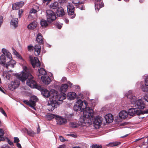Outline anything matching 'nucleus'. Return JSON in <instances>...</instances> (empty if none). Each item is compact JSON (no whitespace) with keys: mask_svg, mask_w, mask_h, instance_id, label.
<instances>
[{"mask_svg":"<svg viewBox=\"0 0 148 148\" xmlns=\"http://www.w3.org/2000/svg\"><path fill=\"white\" fill-rule=\"evenodd\" d=\"M16 56L19 59H20L21 60H23V59L21 56V55L18 53L17 55Z\"/></svg>","mask_w":148,"mask_h":148,"instance_id":"51","label":"nucleus"},{"mask_svg":"<svg viewBox=\"0 0 148 148\" xmlns=\"http://www.w3.org/2000/svg\"><path fill=\"white\" fill-rule=\"evenodd\" d=\"M99 5V6H100V7L101 8H102V7H103L104 5L103 3V2H102Z\"/></svg>","mask_w":148,"mask_h":148,"instance_id":"64","label":"nucleus"},{"mask_svg":"<svg viewBox=\"0 0 148 148\" xmlns=\"http://www.w3.org/2000/svg\"><path fill=\"white\" fill-rule=\"evenodd\" d=\"M80 9L81 10H85V8L84 5H83L81 7H80Z\"/></svg>","mask_w":148,"mask_h":148,"instance_id":"63","label":"nucleus"},{"mask_svg":"<svg viewBox=\"0 0 148 148\" xmlns=\"http://www.w3.org/2000/svg\"><path fill=\"white\" fill-rule=\"evenodd\" d=\"M41 46L39 45H36L34 46L35 54L36 56H39L41 51Z\"/></svg>","mask_w":148,"mask_h":148,"instance_id":"18","label":"nucleus"},{"mask_svg":"<svg viewBox=\"0 0 148 148\" xmlns=\"http://www.w3.org/2000/svg\"><path fill=\"white\" fill-rule=\"evenodd\" d=\"M38 99L36 96H32L30 99L29 102L30 103V106L33 107L34 106L36 105V103Z\"/></svg>","mask_w":148,"mask_h":148,"instance_id":"14","label":"nucleus"},{"mask_svg":"<svg viewBox=\"0 0 148 148\" xmlns=\"http://www.w3.org/2000/svg\"><path fill=\"white\" fill-rule=\"evenodd\" d=\"M34 49V47L32 45H29L27 47V49L28 51H31V50H32Z\"/></svg>","mask_w":148,"mask_h":148,"instance_id":"41","label":"nucleus"},{"mask_svg":"<svg viewBox=\"0 0 148 148\" xmlns=\"http://www.w3.org/2000/svg\"><path fill=\"white\" fill-rule=\"evenodd\" d=\"M56 25L58 27V28L59 29H60L62 27V25L61 24H59V23H56Z\"/></svg>","mask_w":148,"mask_h":148,"instance_id":"46","label":"nucleus"},{"mask_svg":"<svg viewBox=\"0 0 148 148\" xmlns=\"http://www.w3.org/2000/svg\"><path fill=\"white\" fill-rule=\"evenodd\" d=\"M59 2L60 3H66V0H58Z\"/></svg>","mask_w":148,"mask_h":148,"instance_id":"49","label":"nucleus"},{"mask_svg":"<svg viewBox=\"0 0 148 148\" xmlns=\"http://www.w3.org/2000/svg\"><path fill=\"white\" fill-rule=\"evenodd\" d=\"M148 114V109L145 111H142V113H141L140 114Z\"/></svg>","mask_w":148,"mask_h":148,"instance_id":"53","label":"nucleus"},{"mask_svg":"<svg viewBox=\"0 0 148 148\" xmlns=\"http://www.w3.org/2000/svg\"><path fill=\"white\" fill-rule=\"evenodd\" d=\"M20 84V82L18 80H15L14 81L11 82L10 84L8 86V88L10 90H13L14 89L17 88Z\"/></svg>","mask_w":148,"mask_h":148,"instance_id":"10","label":"nucleus"},{"mask_svg":"<svg viewBox=\"0 0 148 148\" xmlns=\"http://www.w3.org/2000/svg\"><path fill=\"white\" fill-rule=\"evenodd\" d=\"M56 90L54 89H51L50 91L46 89H42L41 91V94L45 97L49 98L55 94Z\"/></svg>","mask_w":148,"mask_h":148,"instance_id":"6","label":"nucleus"},{"mask_svg":"<svg viewBox=\"0 0 148 148\" xmlns=\"http://www.w3.org/2000/svg\"><path fill=\"white\" fill-rule=\"evenodd\" d=\"M23 102L25 104L29 105L30 106V103L29 102V101H28L27 100H24L23 101Z\"/></svg>","mask_w":148,"mask_h":148,"instance_id":"52","label":"nucleus"},{"mask_svg":"<svg viewBox=\"0 0 148 148\" xmlns=\"http://www.w3.org/2000/svg\"><path fill=\"white\" fill-rule=\"evenodd\" d=\"M6 58L4 54L2 55L0 57V60L1 61V62L0 63V64L3 65V66H4L6 64L5 63L6 62Z\"/></svg>","mask_w":148,"mask_h":148,"instance_id":"25","label":"nucleus"},{"mask_svg":"<svg viewBox=\"0 0 148 148\" xmlns=\"http://www.w3.org/2000/svg\"><path fill=\"white\" fill-rule=\"evenodd\" d=\"M142 90L145 92H148V86L145 85H143L141 87Z\"/></svg>","mask_w":148,"mask_h":148,"instance_id":"35","label":"nucleus"},{"mask_svg":"<svg viewBox=\"0 0 148 148\" xmlns=\"http://www.w3.org/2000/svg\"><path fill=\"white\" fill-rule=\"evenodd\" d=\"M66 77H64L62 78L61 80L62 82H64L66 80Z\"/></svg>","mask_w":148,"mask_h":148,"instance_id":"60","label":"nucleus"},{"mask_svg":"<svg viewBox=\"0 0 148 148\" xmlns=\"http://www.w3.org/2000/svg\"><path fill=\"white\" fill-rule=\"evenodd\" d=\"M42 38V36L41 34L40 33H39L37 36L36 41L40 44H42L43 43Z\"/></svg>","mask_w":148,"mask_h":148,"instance_id":"24","label":"nucleus"},{"mask_svg":"<svg viewBox=\"0 0 148 148\" xmlns=\"http://www.w3.org/2000/svg\"><path fill=\"white\" fill-rule=\"evenodd\" d=\"M68 88V86L66 84H62L60 88L61 91L62 92L66 91L67 90Z\"/></svg>","mask_w":148,"mask_h":148,"instance_id":"28","label":"nucleus"},{"mask_svg":"<svg viewBox=\"0 0 148 148\" xmlns=\"http://www.w3.org/2000/svg\"><path fill=\"white\" fill-rule=\"evenodd\" d=\"M1 51L4 55H5L8 58L10 59L12 58L11 54L5 48H3L2 49Z\"/></svg>","mask_w":148,"mask_h":148,"instance_id":"23","label":"nucleus"},{"mask_svg":"<svg viewBox=\"0 0 148 148\" xmlns=\"http://www.w3.org/2000/svg\"><path fill=\"white\" fill-rule=\"evenodd\" d=\"M145 85L148 86V75L146 77L145 80Z\"/></svg>","mask_w":148,"mask_h":148,"instance_id":"43","label":"nucleus"},{"mask_svg":"<svg viewBox=\"0 0 148 148\" xmlns=\"http://www.w3.org/2000/svg\"><path fill=\"white\" fill-rule=\"evenodd\" d=\"M67 83L68 84V86L70 87H71V86L72 85V84L71 83V82L69 81Z\"/></svg>","mask_w":148,"mask_h":148,"instance_id":"62","label":"nucleus"},{"mask_svg":"<svg viewBox=\"0 0 148 148\" xmlns=\"http://www.w3.org/2000/svg\"><path fill=\"white\" fill-rule=\"evenodd\" d=\"M57 116V115L56 114H50L46 115V116L48 120H51L53 118H55L56 119Z\"/></svg>","mask_w":148,"mask_h":148,"instance_id":"27","label":"nucleus"},{"mask_svg":"<svg viewBox=\"0 0 148 148\" xmlns=\"http://www.w3.org/2000/svg\"><path fill=\"white\" fill-rule=\"evenodd\" d=\"M18 20L17 18H12L10 22L11 27L14 29H15L18 25Z\"/></svg>","mask_w":148,"mask_h":148,"instance_id":"13","label":"nucleus"},{"mask_svg":"<svg viewBox=\"0 0 148 148\" xmlns=\"http://www.w3.org/2000/svg\"><path fill=\"white\" fill-rule=\"evenodd\" d=\"M105 118L107 123H111L112 122L113 120V117L111 114H108L105 116Z\"/></svg>","mask_w":148,"mask_h":148,"instance_id":"16","label":"nucleus"},{"mask_svg":"<svg viewBox=\"0 0 148 148\" xmlns=\"http://www.w3.org/2000/svg\"><path fill=\"white\" fill-rule=\"evenodd\" d=\"M66 145L65 144H63L61 145H60V146L58 148H64L66 147Z\"/></svg>","mask_w":148,"mask_h":148,"instance_id":"55","label":"nucleus"},{"mask_svg":"<svg viewBox=\"0 0 148 148\" xmlns=\"http://www.w3.org/2000/svg\"><path fill=\"white\" fill-rule=\"evenodd\" d=\"M72 1V3L75 4H76V5H75V6H77V5H79L80 4V0H71Z\"/></svg>","mask_w":148,"mask_h":148,"instance_id":"36","label":"nucleus"},{"mask_svg":"<svg viewBox=\"0 0 148 148\" xmlns=\"http://www.w3.org/2000/svg\"><path fill=\"white\" fill-rule=\"evenodd\" d=\"M142 111L140 110H138L136 108L134 107L128 109V114L130 116H133L136 115H140Z\"/></svg>","mask_w":148,"mask_h":148,"instance_id":"8","label":"nucleus"},{"mask_svg":"<svg viewBox=\"0 0 148 148\" xmlns=\"http://www.w3.org/2000/svg\"><path fill=\"white\" fill-rule=\"evenodd\" d=\"M67 12L68 14L70 16H71V18H74L75 15L74 12V9L73 5L71 3H69V4L67 5Z\"/></svg>","mask_w":148,"mask_h":148,"instance_id":"9","label":"nucleus"},{"mask_svg":"<svg viewBox=\"0 0 148 148\" xmlns=\"http://www.w3.org/2000/svg\"><path fill=\"white\" fill-rule=\"evenodd\" d=\"M46 12L47 19L48 22L51 23L56 19V15L53 11L48 10L46 11Z\"/></svg>","mask_w":148,"mask_h":148,"instance_id":"5","label":"nucleus"},{"mask_svg":"<svg viewBox=\"0 0 148 148\" xmlns=\"http://www.w3.org/2000/svg\"><path fill=\"white\" fill-rule=\"evenodd\" d=\"M24 5V2L20 1L13 4L12 8L13 10H17L21 8Z\"/></svg>","mask_w":148,"mask_h":148,"instance_id":"15","label":"nucleus"},{"mask_svg":"<svg viewBox=\"0 0 148 148\" xmlns=\"http://www.w3.org/2000/svg\"><path fill=\"white\" fill-rule=\"evenodd\" d=\"M29 58L31 63L34 68H35L36 66L37 67H39L40 66V62L38 58L36 57L33 58L32 56H29Z\"/></svg>","mask_w":148,"mask_h":148,"instance_id":"7","label":"nucleus"},{"mask_svg":"<svg viewBox=\"0 0 148 148\" xmlns=\"http://www.w3.org/2000/svg\"><path fill=\"white\" fill-rule=\"evenodd\" d=\"M55 93L50 98V103H48V110H53L58 105V101H62L66 98V95L64 93L62 92L58 94L56 90Z\"/></svg>","mask_w":148,"mask_h":148,"instance_id":"3","label":"nucleus"},{"mask_svg":"<svg viewBox=\"0 0 148 148\" xmlns=\"http://www.w3.org/2000/svg\"><path fill=\"white\" fill-rule=\"evenodd\" d=\"M39 78H41L43 83L46 85H48L51 82V80L48 76H41L38 75Z\"/></svg>","mask_w":148,"mask_h":148,"instance_id":"12","label":"nucleus"},{"mask_svg":"<svg viewBox=\"0 0 148 148\" xmlns=\"http://www.w3.org/2000/svg\"><path fill=\"white\" fill-rule=\"evenodd\" d=\"M40 131V127H38V128L37 131V134L39 133Z\"/></svg>","mask_w":148,"mask_h":148,"instance_id":"61","label":"nucleus"},{"mask_svg":"<svg viewBox=\"0 0 148 148\" xmlns=\"http://www.w3.org/2000/svg\"><path fill=\"white\" fill-rule=\"evenodd\" d=\"M125 95L130 99L131 103L130 104L131 107H135L140 109H143L145 108V105L143 99L142 98L137 100L136 97L133 95L131 90H129Z\"/></svg>","mask_w":148,"mask_h":148,"instance_id":"4","label":"nucleus"},{"mask_svg":"<svg viewBox=\"0 0 148 148\" xmlns=\"http://www.w3.org/2000/svg\"><path fill=\"white\" fill-rule=\"evenodd\" d=\"M16 146L18 148H22L21 144L19 143H16Z\"/></svg>","mask_w":148,"mask_h":148,"instance_id":"59","label":"nucleus"},{"mask_svg":"<svg viewBox=\"0 0 148 148\" xmlns=\"http://www.w3.org/2000/svg\"><path fill=\"white\" fill-rule=\"evenodd\" d=\"M0 112L2 113L6 117L7 116L6 113H5L4 110L2 108H0Z\"/></svg>","mask_w":148,"mask_h":148,"instance_id":"40","label":"nucleus"},{"mask_svg":"<svg viewBox=\"0 0 148 148\" xmlns=\"http://www.w3.org/2000/svg\"><path fill=\"white\" fill-rule=\"evenodd\" d=\"M87 105L88 103L86 101L84 100L83 101L81 99H79L75 102L73 106L75 111H83V115L79 119L80 122L83 125H84V124L86 123L90 124L91 119L93 116V110L91 108L87 107Z\"/></svg>","mask_w":148,"mask_h":148,"instance_id":"1","label":"nucleus"},{"mask_svg":"<svg viewBox=\"0 0 148 148\" xmlns=\"http://www.w3.org/2000/svg\"><path fill=\"white\" fill-rule=\"evenodd\" d=\"M128 115V113L125 111L123 110L119 113V116L121 119H124L126 118Z\"/></svg>","mask_w":148,"mask_h":148,"instance_id":"20","label":"nucleus"},{"mask_svg":"<svg viewBox=\"0 0 148 148\" xmlns=\"http://www.w3.org/2000/svg\"><path fill=\"white\" fill-rule=\"evenodd\" d=\"M15 75L21 81L25 82L27 79V84L32 88H36L37 86L36 83L34 80L33 76L30 73V71L28 68L26 66L23 67V69L20 74L16 73Z\"/></svg>","mask_w":148,"mask_h":148,"instance_id":"2","label":"nucleus"},{"mask_svg":"<svg viewBox=\"0 0 148 148\" xmlns=\"http://www.w3.org/2000/svg\"><path fill=\"white\" fill-rule=\"evenodd\" d=\"M40 25L42 27L45 28L47 26L48 24L46 20L42 19L41 20Z\"/></svg>","mask_w":148,"mask_h":148,"instance_id":"29","label":"nucleus"},{"mask_svg":"<svg viewBox=\"0 0 148 148\" xmlns=\"http://www.w3.org/2000/svg\"><path fill=\"white\" fill-rule=\"evenodd\" d=\"M13 51L14 55L16 56L18 54V53L14 49H13Z\"/></svg>","mask_w":148,"mask_h":148,"instance_id":"58","label":"nucleus"},{"mask_svg":"<svg viewBox=\"0 0 148 148\" xmlns=\"http://www.w3.org/2000/svg\"><path fill=\"white\" fill-rule=\"evenodd\" d=\"M37 12V11L36 10L33 8L30 10V13L35 14Z\"/></svg>","mask_w":148,"mask_h":148,"instance_id":"47","label":"nucleus"},{"mask_svg":"<svg viewBox=\"0 0 148 148\" xmlns=\"http://www.w3.org/2000/svg\"><path fill=\"white\" fill-rule=\"evenodd\" d=\"M56 119L57 124L60 125L64 124L67 122L66 119L57 115L56 117Z\"/></svg>","mask_w":148,"mask_h":148,"instance_id":"11","label":"nucleus"},{"mask_svg":"<svg viewBox=\"0 0 148 148\" xmlns=\"http://www.w3.org/2000/svg\"><path fill=\"white\" fill-rule=\"evenodd\" d=\"M20 140L19 138L17 137H15L14 138V143H18V142H19Z\"/></svg>","mask_w":148,"mask_h":148,"instance_id":"42","label":"nucleus"},{"mask_svg":"<svg viewBox=\"0 0 148 148\" xmlns=\"http://www.w3.org/2000/svg\"><path fill=\"white\" fill-rule=\"evenodd\" d=\"M4 134V132L3 130L0 129V136H2Z\"/></svg>","mask_w":148,"mask_h":148,"instance_id":"45","label":"nucleus"},{"mask_svg":"<svg viewBox=\"0 0 148 148\" xmlns=\"http://www.w3.org/2000/svg\"><path fill=\"white\" fill-rule=\"evenodd\" d=\"M59 139L62 142H64L65 141H67L68 140L65 139H64L62 136H59Z\"/></svg>","mask_w":148,"mask_h":148,"instance_id":"38","label":"nucleus"},{"mask_svg":"<svg viewBox=\"0 0 148 148\" xmlns=\"http://www.w3.org/2000/svg\"><path fill=\"white\" fill-rule=\"evenodd\" d=\"M56 13L58 16H62L65 14L64 9L61 7H59L57 9Z\"/></svg>","mask_w":148,"mask_h":148,"instance_id":"17","label":"nucleus"},{"mask_svg":"<svg viewBox=\"0 0 148 148\" xmlns=\"http://www.w3.org/2000/svg\"><path fill=\"white\" fill-rule=\"evenodd\" d=\"M5 140V138L4 137L0 136V142L4 141Z\"/></svg>","mask_w":148,"mask_h":148,"instance_id":"56","label":"nucleus"},{"mask_svg":"<svg viewBox=\"0 0 148 148\" xmlns=\"http://www.w3.org/2000/svg\"><path fill=\"white\" fill-rule=\"evenodd\" d=\"M15 64V61L14 60H11L9 62H8L7 63L5 64V66L8 69L9 67H10L12 68H14V65Z\"/></svg>","mask_w":148,"mask_h":148,"instance_id":"19","label":"nucleus"},{"mask_svg":"<svg viewBox=\"0 0 148 148\" xmlns=\"http://www.w3.org/2000/svg\"><path fill=\"white\" fill-rule=\"evenodd\" d=\"M101 8L99 5H95V10L97 11H97H99L100 8Z\"/></svg>","mask_w":148,"mask_h":148,"instance_id":"44","label":"nucleus"},{"mask_svg":"<svg viewBox=\"0 0 148 148\" xmlns=\"http://www.w3.org/2000/svg\"><path fill=\"white\" fill-rule=\"evenodd\" d=\"M3 21V17L2 16H0V27Z\"/></svg>","mask_w":148,"mask_h":148,"instance_id":"50","label":"nucleus"},{"mask_svg":"<svg viewBox=\"0 0 148 148\" xmlns=\"http://www.w3.org/2000/svg\"><path fill=\"white\" fill-rule=\"evenodd\" d=\"M143 100L146 101L148 102V94L144 98H143Z\"/></svg>","mask_w":148,"mask_h":148,"instance_id":"57","label":"nucleus"},{"mask_svg":"<svg viewBox=\"0 0 148 148\" xmlns=\"http://www.w3.org/2000/svg\"><path fill=\"white\" fill-rule=\"evenodd\" d=\"M1 148H10V147L7 145H4L1 147Z\"/></svg>","mask_w":148,"mask_h":148,"instance_id":"54","label":"nucleus"},{"mask_svg":"<svg viewBox=\"0 0 148 148\" xmlns=\"http://www.w3.org/2000/svg\"><path fill=\"white\" fill-rule=\"evenodd\" d=\"M23 12V10L22 9L19 10L18 15L19 18H20L21 17L22 13Z\"/></svg>","mask_w":148,"mask_h":148,"instance_id":"39","label":"nucleus"},{"mask_svg":"<svg viewBox=\"0 0 148 148\" xmlns=\"http://www.w3.org/2000/svg\"><path fill=\"white\" fill-rule=\"evenodd\" d=\"M92 148H102V146L101 145L97 144H93L91 146Z\"/></svg>","mask_w":148,"mask_h":148,"instance_id":"37","label":"nucleus"},{"mask_svg":"<svg viewBox=\"0 0 148 148\" xmlns=\"http://www.w3.org/2000/svg\"><path fill=\"white\" fill-rule=\"evenodd\" d=\"M58 5V3L57 2H55L52 3H51L50 5V7L51 8L53 9H56L57 8V7Z\"/></svg>","mask_w":148,"mask_h":148,"instance_id":"32","label":"nucleus"},{"mask_svg":"<svg viewBox=\"0 0 148 148\" xmlns=\"http://www.w3.org/2000/svg\"><path fill=\"white\" fill-rule=\"evenodd\" d=\"M69 126L72 128H76L78 127L79 125L78 124L75 122H70L69 123Z\"/></svg>","mask_w":148,"mask_h":148,"instance_id":"30","label":"nucleus"},{"mask_svg":"<svg viewBox=\"0 0 148 148\" xmlns=\"http://www.w3.org/2000/svg\"><path fill=\"white\" fill-rule=\"evenodd\" d=\"M101 119V117H97L95 119L94 123L99 127L102 124Z\"/></svg>","mask_w":148,"mask_h":148,"instance_id":"21","label":"nucleus"},{"mask_svg":"<svg viewBox=\"0 0 148 148\" xmlns=\"http://www.w3.org/2000/svg\"><path fill=\"white\" fill-rule=\"evenodd\" d=\"M67 97L68 99L69 100H73L76 97V94L74 92H69L67 95Z\"/></svg>","mask_w":148,"mask_h":148,"instance_id":"22","label":"nucleus"},{"mask_svg":"<svg viewBox=\"0 0 148 148\" xmlns=\"http://www.w3.org/2000/svg\"><path fill=\"white\" fill-rule=\"evenodd\" d=\"M28 134L30 136L33 137L36 134V133L32 130H27Z\"/></svg>","mask_w":148,"mask_h":148,"instance_id":"34","label":"nucleus"},{"mask_svg":"<svg viewBox=\"0 0 148 148\" xmlns=\"http://www.w3.org/2000/svg\"><path fill=\"white\" fill-rule=\"evenodd\" d=\"M39 72L40 74L42 75H45L47 74V72L45 69L43 68H40L38 69Z\"/></svg>","mask_w":148,"mask_h":148,"instance_id":"33","label":"nucleus"},{"mask_svg":"<svg viewBox=\"0 0 148 148\" xmlns=\"http://www.w3.org/2000/svg\"><path fill=\"white\" fill-rule=\"evenodd\" d=\"M7 142L8 143L11 145H13V144L12 142L8 138H7Z\"/></svg>","mask_w":148,"mask_h":148,"instance_id":"48","label":"nucleus"},{"mask_svg":"<svg viewBox=\"0 0 148 148\" xmlns=\"http://www.w3.org/2000/svg\"><path fill=\"white\" fill-rule=\"evenodd\" d=\"M36 23L35 22H33L27 26V28L29 29H33L36 27Z\"/></svg>","mask_w":148,"mask_h":148,"instance_id":"26","label":"nucleus"},{"mask_svg":"<svg viewBox=\"0 0 148 148\" xmlns=\"http://www.w3.org/2000/svg\"><path fill=\"white\" fill-rule=\"evenodd\" d=\"M121 143L120 142L116 141L110 143L108 145L110 147H113L117 146L120 144Z\"/></svg>","mask_w":148,"mask_h":148,"instance_id":"31","label":"nucleus"}]
</instances>
